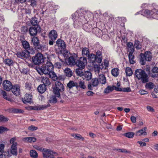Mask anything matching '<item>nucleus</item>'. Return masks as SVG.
Segmentation results:
<instances>
[{"mask_svg": "<svg viewBox=\"0 0 158 158\" xmlns=\"http://www.w3.org/2000/svg\"><path fill=\"white\" fill-rule=\"evenodd\" d=\"M37 27H31L29 29V32L31 36L36 35L37 33Z\"/></svg>", "mask_w": 158, "mask_h": 158, "instance_id": "nucleus-21", "label": "nucleus"}, {"mask_svg": "<svg viewBox=\"0 0 158 158\" xmlns=\"http://www.w3.org/2000/svg\"><path fill=\"white\" fill-rule=\"evenodd\" d=\"M56 97L55 95V96H52L51 97L49 100V102L51 103H52L54 104L56 103L57 102Z\"/></svg>", "mask_w": 158, "mask_h": 158, "instance_id": "nucleus-48", "label": "nucleus"}, {"mask_svg": "<svg viewBox=\"0 0 158 158\" xmlns=\"http://www.w3.org/2000/svg\"><path fill=\"white\" fill-rule=\"evenodd\" d=\"M5 147V146L3 144H0V154H4V149Z\"/></svg>", "mask_w": 158, "mask_h": 158, "instance_id": "nucleus-63", "label": "nucleus"}, {"mask_svg": "<svg viewBox=\"0 0 158 158\" xmlns=\"http://www.w3.org/2000/svg\"><path fill=\"white\" fill-rule=\"evenodd\" d=\"M95 57L96 58V60L98 63H101L102 59V52L100 51H98L96 52Z\"/></svg>", "mask_w": 158, "mask_h": 158, "instance_id": "nucleus-22", "label": "nucleus"}, {"mask_svg": "<svg viewBox=\"0 0 158 158\" xmlns=\"http://www.w3.org/2000/svg\"><path fill=\"white\" fill-rule=\"evenodd\" d=\"M111 74L114 77H117L119 74V70L117 68H114L111 70Z\"/></svg>", "mask_w": 158, "mask_h": 158, "instance_id": "nucleus-41", "label": "nucleus"}, {"mask_svg": "<svg viewBox=\"0 0 158 158\" xmlns=\"http://www.w3.org/2000/svg\"><path fill=\"white\" fill-rule=\"evenodd\" d=\"M118 150L119 152H121L123 153H130L131 152L129 151H127L126 149H119Z\"/></svg>", "mask_w": 158, "mask_h": 158, "instance_id": "nucleus-62", "label": "nucleus"}, {"mask_svg": "<svg viewBox=\"0 0 158 158\" xmlns=\"http://www.w3.org/2000/svg\"><path fill=\"white\" fill-rule=\"evenodd\" d=\"M28 51L24 50L21 51L17 52L16 55L17 56L22 59H27L28 57Z\"/></svg>", "mask_w": 158, "mask_h": 158, "instance_id": "nucleus-13", "label": "nucleus"}, {"mask_svg": "<svg viewBox=\"0 0 158 158\" xmlns=\"http://www.w3.org/2000/svg\"><path fill=\"white\" fill-rule=\"evenodd\" d=\"M104 69L103 63H102L101 64H94V69L95 72L96 74H99L100 70Z\"/></svg>", "mask_w": 158, "mask_h": 158, "instance_id": "nucleus-19", "label": "nucleus"}, {"mask_svg": "<svg viewBox=\"0 0 158 158\" xmlns=\"http://www.w3.org/2000/svg\"><path fill=\"white\" fill-rule=\"evenodd\" d=\"M90 54L89 49L87 48H84L82 50V57H87Z\"/></svg>", "mask_w": 158, "mask_h": 158, "instance_id": "nucleus-32", "label": "nucleus"}, {"mask_svg": "<svg viewBox=\"0 0 158 158\" xmlns=\"http://www.w3.org/2000/svg\"><path fill=\"white\" fill-rule=\"evenodd\" d=\"M4 62L5 64L9 66H12L14 64L13 60L9 58L5 59L4 61Z\"/></svg>", "mask_w": 158, "mask_h": 158, "instance_id": "nucleus-39", "label": "nucleus"}, {"mask_svg": "<svg viewBox=\"0 0 158 158\" xmlns=\"http://www.w3.org/2000/svg\"><path fill=\"white\" fill-rule=\"evenodd\" d=\"M125 72L127 76H130L132 75L133 72L131 69L129 67H127L125 70Z\"/></svg>", "mask_w": 158, "mask_h": 158, "instance_id": "nucleus-47", "label": "nucleus"}, {"mask_svg": "<svg viewBox=\"0 0 158 158\" xmlns=\"http://www.w3.org/2000/svg\"><path fill=\"white\" fill-rule=\"evenodd\" d=\"M38 128V127L32 125L28 127V130L31 131H33L36 130Z\"/></svg>", "mask_w": 158, "mask_h": 158, "instance_id": "nucleus-61", "label": "nucleus"}, {"mask_svg": "<svg viewBox=\"0 0 158 158\" xmlns=\"http://www.w3.org/2000/svg\"><path fill=\"white\" fill-rule=\"evenodd\" d=\"M30 155L31 157L33 158H36L38 156L37 152L35 150H32L30 151Z\"/></svg>", "mask_w": 158, "mask_h": 158, "instance_id": "nucleus-45", "label": "nucleus"}, {"mask_svg": "<svg viewBox=\"0 0 158 158\" xmlns=\"http://www.w3.org/2000/svg\"><path fill=\"white\" fill-rule=\"evenodd\" d=\"M116 88H118L114 85L108 86L105 89L104 91V93L108 94L112 91L114 89L116 90Z\"/></svg>", "mask_w": 158, "mask_h": 158, "instance_id": "nucleus-24", "label": "nucleus"}, {"mask_svg": "<svg viewBox=\"0 0 158 158\" xmlns=\"http://www.w3.org/2000/svg\"><path fill=\"white\" fill-rule=\"evenodd\" d=\"M53 68L54 66L52 63L47 61L45 64L41 67L40 69L42 73L47 75L50 74V72L53 70Z\"/></svg>", "mask_w": 158, "mask_h": 158, "instance_id": "nucleus-5", "label": "nucleus"}, {"mask_svg": "<svg viewBox=\"0 0 158 158\" xmlns=\"http://www.w3.org/2000/svg\"><path fill=\"white\" fill-rule=\"evenodd\" d=\"M55 46H57L59 49H64L65 48L66 45L64 41L60 39H58L56 41Z\"/></svg>", "mask_w": 158, "mask_h": 158, "instance_id": "nucleus-14", "label": "nucleus"}, {"mask_svg": "<svg viewBox=\"0 0 158 158\" xmlns=\"http://www.w3.org/2000/svg\"><path fill=\"white\" fill-rule=\"evenodd\" d=\"M13 85L11 82L8 80L4 81L2 83L3 89L7 91H9L11 90Z\"/></svg>", "mask_w": 158, "mask_h": 158, "instance_id": "nucleus-11", "label": "nucleus"}, {"mask_svg": "<svg viewBox=\"0 0 158 158\" xmlns=\"http://www.w3.org/2000/svg\"><path fill=\"white\" fill-rule=\"evenodd\" d=\"M116 90L119 91H123L124 92H130L131 91V89L130 87L124 88L122 89L121 88L118 87L116 88Z\"/></svg>", "mask_w": 158, "mask_h": 158, "instance_id": "nucleus-40", "label": "nucleus"}, {"mask_svg": "<svg viewBox=\"0 0 158 158\" xmlns=\"http://www.w3.org/2000/svg\"><path fill=\"white\" fill-rule=\"evenodd\" d=\"M91 14L89 12H86L84 14L83 13L79 14L77 11H76L72 15V19L74 22V26L77 28L81 26L83 23H85L91 17Z\"/></svg>", "mask_w": 158, "mask_h": 158, "instance_id": "nucleus-1", "label": "nucleus"}, {"mask_svg": "<svg viewBox=\"0 0 158 158\" xmlns=\"http://www.w3.org/2000/svg\"><path fill=\"white\" fill-rule=\"evenodd\" d=\"M25 87L26 89L32 91L31 89L32 88V85L31 83H26L25 85Z\"/></svg>", "mask_w": 158, "mask_h": 158, "instance_id": "nucleus-60", "label": "nucleus"}, {"mask_svg": "<svg viewBox=\"0 0 158 158\" xmlns=\"http://www.w3.org/2000/svg\"><path fill=\"white\" fill-rule=\"evenodd\" d=\"M92 85L94 87L97 86L99 83L97 78H95L92 79Z\"/></svg>", "mask_w": 158, "mask_h": 158, "instance_id": "nucleus-54", "label": "nucleus"}, {"mask_svg": "<svg viewBox=\"0 0 158 158\" xmlns=\"http://www.w3.org/2000/svg\"><path fill=\"white\" fill-rule=\"evenodd\" d=\"M31 23L32 25H37L38 24V21L37 20V18L35 17H32L31 21Z\"/></svg>", "mask_w": 158, "mask_h": 158, "instance_id": "nucleus-43", "label": "nucleus"}, {"mask_svg": "<svg viewBox=\"0 0 158 158\" xmlns=\"http://www.w3.org/2000/svg\"><path fill=\"white\" fill-rule=\"evenodd\" d=\"M33 63L36 65H39L44 61V59L43 55L41 53H38L32 58Z\"/></svg>", "mask_w": 158, "mask_h": 158, "instance_id": "nucleus-7", "label": "nucleus"}, {"mask_svg": "<svg viewBox=\"0 0 158 158\" xmlns=\"http://www.w3.org/2000/svg\"><path fill=\"white\" fill-rule=\"evenodd\" d=\"M46 86L43 84L40 85L37 88L38 91L41 94L44 93L46 90Z\"/></svg>", "mask_w": 158, "mask_h": 158, "instance_id": "nucleus-31", "label": "nucleus"}, {"mask_svg": "<svg viewBox=\"0 0 158 158\" xmlns=\"http://www.w3.org/2000/svg\"><path fill=\"white\" fill-rule=\"evenodd\" d=\"M22 44L23 48L25 49H29L30 48V44L27 41H23L22 42Z\"/></svg>", "mask_w": 158, "mask_h": 158, "instance_id": "nucleus-42", "label": "nucleus"}, {"mask_svg": "<svg viewBox=\"0 0 158 158\" xmlns=\"http://www.w3.org/2000/svg\"><path fill=\"white\" fill-rule=\"evenodd\" d=\"M20 86L19 84H15L12 85L11 90L13 94L15 96L20 94Z\"/></svg>", "mask_w": 158, "mask_h": 158, "instance_id": "nucleus-10", "label": "nucleus"}, {"mask_svg": "<svg viewBox=\"0 0 158 158\" xmlns=\"http://www.w3.org/2000/svg\"><path fill=\"white\" fill-rule=\"evenodd\" d=\"M147 129V127H145L137 131L135 133V135L136 136L146 135H147V132H146Z\"/></svg>", "mask_w": 158, "mask_h": 158, "instance_id": "nucleus-18", "label": "nucleus"}, {"mask_svg": "<svg viewBox=\"0 0 158 158\" xmlns=\"http://www.w3.org/2000/svg\"><path fill=\"white\" fill-rule=\"evenodd\" d=\"M17 143H16L12 144L10 149L11 153L13 155L16 156L17 154Z\"/></svg>", "mask_w": 158, "mask_h": 158, "instance_id": "nucleus-16", "label": "nucleus"}, {"mask_svg": "<svg viewBox=\"0 0 158 158\" xmlns=\"http://www.w3.org/2000/svg\"><path fill=\"white\" fill-rule=\"evenodd\" d=\"M131 49V52H130L129 54V61L131 64H134L135 63V61L134 60V56L132 55V52H134V48H132Z\"/></svg>", "mask_w": 158, "mask_h": 158, "instance_id": "nucleus-25", "label": "nucleus"}, {"mask_svg": "<svg viewBox=\"0 0 158 158\" xmlns=\"http://www.w3.org/2000/svg\"><path fill=\"white\" fill-rule=\"evenodd\" d=\"M9 130V129L7 127L2 126H0V134H1Z\"/></svg>", "mask_w": 158, "mask_h": 158, "instance_id": "nucleus-58", "label": "nucleus"}, {"mask_svg": "<svg viewBox=\"0 0 158 158\" xmlns=\"http://www.w3.org/2000/svg\"><path fill=\"white\" fill-rule=\"evenodd\" d=\"M136 77L141 80L143 83H145L148 81V77L144 71L141 69H137L135 72Z\"/></svg>", "mask_w": 158, "mask_h": 158, "instance_id": "nucleus-3", "label": "nucleus"}, {"mask_svg": "<svg viewBox=\"0 0 158 158\" xmlns=\"http://www.w3.org/2000/svg\"><path fill=\"white\" fill-rule=\"evenodd\" d=\"M154 86V84L153 83L151 82H149L146 83L145 85V87L147 89H153Z\"/></svg>", "mask_w": 158, "mask_h": 158, "instance_id": "nucleus-51", "label": "nucleus"}, {"mask_svg": "<svg viewBox=\"0 0 158 158\" xmlns=\"http://www.w3.org/2000/svg\"><path fill=\"white\" fill-rule=\"evenodd\" d=\"M32 98V96L30 94H26L23 100V102L25 104L30 102L31 101Z\"/></svg>", "mask_w": 158, "mask_h": 158, "instance_id": "nucleus-23", "label": "nucleus"}, {"mask_svg": "<svg viewBox=\"0 0 158 158\" xmlns=\"http://www.w3.org/2000/svg\"><path fill=\"white\" fill-rule=\"evenodd\" d=\"M64 87L60 82L57 81L55 83V86L53 88L54 94L56 97L60 98V93L64 91Z\"/></svg>", "mask_w": 158, "mask_h": 158, "instance_id": "nucleus-4", "label": "nucleus"}, {"mask_svg": "<svg viewBox=\"0 0 158 158\" xmlns=\"http://www.w3.org/2000/svg\"><path fill=\"white\" fill-rule=\"evenodd\" d=\"M36 139L34 137H25L23 138L22 140L25 142H35L36 141Z\"/></svg>", "mask_w": 158, "mask_h": 158, "instance_id": "nucleus-27", "label": "nucleus"}, {"mask_svg": "<svg viewBox=\"0 0 158 158\" xmlns=\"http://www.w3.org/2000/svg\"><path fill=\"white\" fill-rule=\"evenodd\" d=\"M65 75L68 77H71L73 75V72L70 69L67 68L64 70Z\"/></svg>", "mask_w": 158, "mask_h": 158, "instance_id": "nucleus-30", "label": "nucleus"}, {"mask_svg": "<svg viewBox=\"0 0 158 158\" xmlns=\"http://www.w3.org/2000/svg\"><path fill=\"white\" fill-rule=\"evenodd\" d=\"M142 56L144 57L146 61H150L152 59V56L151 53L149 52H146L144 54H142Z\"/></svg>", "mask_w": 158, "mask_h": 158, "instance_id": "nucleus-33", "label": "nucleus"}, {"mask_svg": "<svg viewBox=\"0 0 158 158\" xmlns=\"http://www.w3.org/2000/svg\"><path fill=\"white\" fill-rule=\"evenodd\" d=\"M80 88L83 89H85L86 88V86L85 83L84 81H80L78 83V87H77V89Z\"/></svg>", "mask_w": 158, "mask_h": 158, "instance_id": "nucleus-38", "label": "nucleus"}, {"mask_svg": "<svg viewBox=\"0 0 158 158\" xmlns=\"http://www.w3.org/2000/svg\"><path fill=\"white\" fill-rule=\"evenodd\" d=\"M52 150L47 148L43 149L42 154L43 158H54L53 153H55Z\"/></svg>", "mask_w": 158, "mask_h": 158, "instance_id": "nucleus-9", "label": "nucleus"}, {"mask_svg": "<svg viewBox=\"0 0 158 158\" xmlns=\"http://www.w3.org/2000/svg\"><path fill=\"white\" fill-rule=\"evenodd\" d=\"M30 5L34 7L35 6L37 5V2L35 0H30Z\"/></svg>", "mask_w": 158, "mask_h": 158, "instance_id": "nucleus-64", "label": "nucleus"}, {"mask_svg": "<svg viewBox=\"0 0 158 158\" xmlns=\"http://www.w3.org/2000/svg\"><path fill=\"white\" fill-rule=\"evenodd\" d=\"M152 73H151V76L152 77H156L158 75V68L154 67L152 70Z\"/></svg>", "mask_w": 158, "mask_h": 158, "instance_id": "nucleus-35", "label": "nucleus"}, {"mask_svg": "<svg viewBox=\"0 0 158 158\" xmlns=\"http://www.w3.org/2000/svg\"><path fill=\"white\" fill-rule=\"evenodd\" d=\"M153 6V8L151 10H145L144 14L147 18L158 20V5H155Z\"/></svg>", "mask_w": 158, "mask_h": 158, "instance_id": "nucleus-2", "label": "nucleus"}, {"mask_svg": "<svg viewBox=\"0 0 158 158\" xmlns=\"http://www.w3.org/2000/svg\"><path fill=\"white\" fill-rule=\"evenodd\" d=\"M143 54H141V58L140 59V62L141 65H144L145 64V61L146 60L144 57L142 56Z\"/></svg>", "mask_w": 158, "mask_h": 158, "instance_id": "nucleus-59", "label": "nucleus"}, {"mask_svg": "<svg viewBox=\"0 0 158 158\" xmlns=\"http://www.w3.org/2000/svg\"><path fill=\"white\" fill-rule=\"evenodd\" d=\"M134 46L135 48L137 49H139L141 48V45L140 42L138 40H135L134 44Z\"/></svg>", "mask_w": 158, "mask_h": 158, "instance_id": "nucleus-49", "label": "nucleus"}, {"mask_svg": "<svg viewBox=\"0 0 158 158\" xmlns=\"http://www.w3.org/2000/svg\"><path fill=\"white\" fill-rule=\"evenodd\" d=\"M47 75H49L50 77L54 81H55L58 79L57 76L53 70L50 72V74H48Z\"/></svg>", "mask_w": 158, "mask_h": 158, "instance_id": "nucleus-36", "label": "nucleus"}, {"mask_svg": "<svg viewBox=\"0 0 158 158\" xmlns=\"http://www.w3.org/2000/svg\"><path fill=\"white\" fill-rule=\"evenodd\" d=\"M10 156L9 151L5 152L4 154H0V158H7Z\"/></svg>", "mask_w": 158, "mask_h": 158, "instance_id": "nucleus-44", "label": "nucleus"}, {"mask_svg": "<svg viewBox=\"0 0 158 158\" xmlns=\"http://www.w3.org/2000/svg\"><path fill=\"white\" fill-rule=\"evenodd\" d=\"M50 105L49 103L47 104V105H43L39 106V110H42L45 109L50 106Z\"/></svg>", "mask_w": 158, "mask_h": 158, "instance_id": "nucleus-56", "label": "nucleus"}, {"mask_svg": "<svg viewBox=\"0 0 158 158\" xmlns=\"http://www.w3.org/2000/svg\"><path fill=\"white\" fill-rule=\"evenodd\" d=\"M71 135L77 139L80 140L81 139L82 141L84 140V138L82 137L81 135L79 134H72Z\"/></svg>", "mask_w": 158, "mask_h": 158, "instance_id": "nucleus-46", "label": "nucleus"}, {"mask_svg": "<svg viewBox=\"0 0 158 158\" xmlns=\"http://www.w3.org/2000/svg\"><path fill=\"white\" fill-rule=\"evenodd\" d=\"M48 36L50 40L49 41L48 44L50 45H52L58 37L57 33L55 30H52L49 32Z\"/></svg>", "mask_w": 158, "mask_h": 158, "instance_id": "nucleus-6", "label": "nucleus"}, {"mask_svg": "<svg viewBox=\"0 0 158 158\" xmlns=\"http://www.w3.org/2000/svg\"><path fill=\"white\" fill-rule=\"evenodd\" d=\"M85 79L87 81H89L91 79L92 77V74L89 71L85 72L84 74Z\"/></svg>", "mask_w": 158, "mask_h": 158, "instance_id": "nucleus-37", "label": "nucleus"}, {"mask_svg": "<svg viewBox=\"0 0 158 158\" xmlns=\"http://www.w3.org/2000/svg\"><path fill=\"white\" fill-rule=\"evenodd\" d=\"M77 55L74 54L73 55L69 57L68 59L69 64L70 66L74 65L76 64V58Z\"/></svg>", "mask_w": 158, "mask_h": 158, "instance_id": "nucleus-15", "label": "nucleus"}, {"mask_svg": "<svg viewBox=\"0 0 158 158\" xmlns=\"http://www.w3.org/2000/svg\"><path fill=\"white\" fill-rule=\"evenodd\" d=\"M21 31L23 34H26L28 32H29V29L27 27L23 26L21 27Z\"/></svg>", "mask_w": 158, "mask_h": 158, "instance_id": "nucleus-57", "label": "nucleus"}, {"mask_svg": "<svg viewBox=\"0 0 158 158\" xmlns=\"http://www.w3.org/2000/svg\"><path fill=\"white\" fill-rule=\"evenodd\" d=\"M87 64V60L85 57H81L76 62V64L80 69H84Z\"/></svg>", "mask_w": 158, "mask_h": 158, "instance_id": "nucleus-8", "label": "nucleus"}, {"mask_svg": "<svg viewBox=\"0 0 158 158\" xmlns=\"http://www.w3.org/2000/svg\"><path fill=\"white\" fill-rule=\"evenodd\" d=\"M67 86L69 89H71L73 87H78V83L73 81H70L67 84Z\"/></svg>", "mask_w": 158, "mask_h": 158, "instance_id": "nucleus-29", "label": "nucleus"}, {"mask_svg": "<svg viewBox=\"0 0 158 158\" xmlns=\"http://www.w3.org/2000/svg\"><path fill=\"white\" fill-rule=\"evenodd\" d=\"M1 94L3 98L5 99L10 102L13 101L12 99L9 96H8L6 92L5 91L2 90Z\"/></svg>", "mask_w": 158, "mask_h": 158, "instance_id": "nucleus-26", "label": "nucleus"}, {"mask_svg": "<svg viewBox=\"0 0 158 158\" xmlns=\"http://www.w3.org/2000/svg\"><path fill=\"white\" fill-rule=\"evenodd\" d=\"M134 135L135 133L133 132H128L124 134V135L129 138H133Z\"/></svg>", "mask_w": 158, "mask_h": 158, "instance_id": "nucleus-50", "label": "nucleus"}, {"mask_svg": "<svg viewBox=\"0 0 158 158\" xmlns=\"http://www.w3.org/2000/svg\"><path fill=\"white\" fill-rule=\"evenodd\" d=\"M41 82H42L45 85L47 86L51 84V82L48 78L46 77H42Z\"/></svg>", "mask_w": 158, "mask_h": 158, "instance_id": "nucleus-28", "label": "nucleus"}, {"mask_svg": "<svg viewBox=\"0 0 158 158\" xmlns=\"http://www.w3.org/2000/svg\"><path fill=\"white\" fill-rule=\"evenodd\" d=\"M87 57V59L92 64H94V63L97 62L95 55L91 53L89 54Z\"/></svg>", "mask_w": 158, "mask_h": 158, "instance_id": "nucleus-20", "label": "nucleus"}, {"mask_svg": "<svg viewBox=\"0 0 158 158\" xmlns=\"http://www.w3.org/2000/svg\"><path fill=\"white\" fill-rule=\"evenodd\" d=\"M35 49L39 51H44L48 50V48L44 44H41L40 42L33 46Z\"/></svg>", "mask_w": 158, "mask_h": 158, "instance_id": "nucleus-12", "label": "nucleus"}, {"mask_svg": "<svg viewBox=\"0 0 158 158\" xmlns=\"http://www.w3.org/2000/svg\"><path fill=\"white\" fill-rule=\"evenodd\" d=\"M76 74L79 76H82L84 75L83 72L82 71V69H80L79 68L77 69H76Z\"/></svg>", "mask_w": 158, "mask_h": 158, "instance_id": "nucleus-52", "label": "nucleus"}, {"mask_svg": "<svg viewBox=\"0 0 158 158\" xmlns=\"http://www.w3.org/2000/svg\"><path fill=\"white\" fill-rule=\"evenodd\" d=\"M9 119L6 117H5L3 115H0V122H6L8 121Z\"/></svg>", "mask_w": 158, "mask_h": 158, "instance_id": "nucleus-53", "label": "nucleus"}, {"mask_svg": "<svg viewBox=\"0 0 158 158\" xmlns=\"http://www.w3.org/2000/svg\"><path fill=\"white\" fill-rule=\"evenodd\" d=\"M31 41L33 43V46L40 42V40L38 38L35 36L32 38Z\"/></svg>", "mask_w": 158, "mask_h": 158, "instance_id": "nucleus-55", "label": "nucleus"}, {"mask_svg": "<svg viewBox=\"0 0 158 158\" xmlns=\"http://www.w3.org/2000/svg\"><path fill=\"white\" fill-rule=\"evenodd\" d=\"M97 79L99 83L102 84H105L106 82V77L103 74H99Z\"/></svg>", "mask_w": 158, "mask_h": 158, "instance_id": "nucleus-17", "label": "nucleus"}, {"mask_svg": "<svg viewBox=\"0 0 158 158\" xmlns=\"http://www.w3.org/2000/svg\"><path fill=\"white\" fill-rule=\"evenodd\" d=\"M84 23H85L83 25V29L86 31H89L90 30L92 29V27L91 25L89 24L86 22Z\"/></svg>", "mask_w": 158, "mask_h": 158, "instance_id": "nucleus-34", "label": "nucleus"}]
</instances>
